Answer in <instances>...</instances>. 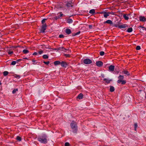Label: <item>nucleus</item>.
Returning a JSON list of instances; mask_svg holds the SVG:
<instances>
[{"label":"nucleus","instance_id":"1","mask_svg":"<svg viewBox=\"0 0 146 146\" xmlns=\"http://www.w3.org/2000/svg\"><path fill=\"white\" fill-rule=\"evenodd\" d=\"M47 136L46 134H43L38 137L37 140L40 143L46 144L48 143Z\"/></svg>","mask_w":146,"mask_h":146},{"label":"nucleus","instance_id":"2","mask_svg":"<svg viewBox=\"0 0 146 146\" xmlns=\"http://www.w3.org/2000/svg\"><path fill=\"white\" fill-rule=\"evenodd\" d=\"M70 127L74 133H77L78 131L77 124L75 121H72L70 123Z\"/></svg>","mask_w":146,"mask_h":146},{"label":"nucleus","instance_id":"3","mask_svg":"<svg viewBox=\"0 0 146 146\" xmlns=\"http://www.w3.org/2000/svg\"><path fill=\"white\" fill-rule=\"evenodd\" d=\"M72 0H64V5L67 9H71L73 6V3Z\"/></svg>","mask_w":146,"mask_h":146},{"label":"nucleus","instance_id":"4","mask_svg":"<svg viewBox=\"0 0 146 146\" xmlns=\"http://www.w3.org/2000/svg\"><path fill=\"white\" fill-rule=\"evenodd\" d=\"M47 27V25L46 24H43L42 26L41 29L40 30V32L42 33H44Z\"/></svg>","mask_w":146,"mask_h":146},{"label":"nucleus","instance_id":"5","mask_svg":"<svg viewBox=\"0 0 146 146\" xmlns=\"http://www.w3.org/2000/svg\"><path fill=\"white\" fill-rule=\"evenodd\" d=\"M84 63L86 64H91L92 62V60L89 58L84 59L83 61Z\"/></svg>","mask_w":146,"mask_h":146},{"label":"nucleus","instance_id":"6","mask_svg":"<svg viewBox=\"0 0 146 146\" xmlns=\"http://www.w3.org/2000/svg\"><path fill=\"white\" fill-rule=\"evenodd\" d=\"M96 65L98 67H101L103 66V63L102 62L98 61L96 62Z\"/></svg>","mask_w":146,"mask_h":146},{"label":"nucleus","instance_id":"7","mask_svg":"<svg viewBox=\"0 0 146 146\" xmlns=\"http://www.w3.org/2000/svg\"><path fill=\"white\" fill-rule=\"evenodd\" d=\"M100 14H103L104 15V17L106 18L109 16V15L108 14V12L102 11L98 13Z\"/></svg>","mask_w":146,"mask_h":146},{"label":"nucleus","instance_id":"8","mask_svg":"<svg viewBox=\"0 0 146 146\" xmlns=\"http://www.w3.org/2000/svg\"><path fill=\"white\" fill-rule=\"evenodd\" d=\"M103 81H105V82L104 83L105 85L110 83L111 81H112L111 79L108 80L107 78H104L103 80Z\"/></svg>","mask_w":146,"mask_h":146},{"label":"nucleus","instance_id":"9","mask_svg":"<svg viewBox=\"0 0 146 146\" xmlns=\"http://www.w3.org/2000/svg\"><path fill=\"white\" fill-rule=\"evenodd\" d=\"M60 65L62 67L64 68H66L68 65L67 63L64 61H62L61 62Z\"/></svg>","mask_w":146,"mask_h":146},{"label":"nucleus","instance_id":"10","mask_svg":"<svg viewBox=\"0 0 146 146\" xmlns=\"http://www.w3.org/2000/svg\"><path fill=\"white\" fill-rule=\"evenodd\" d=\"M128 27V25L126 24H123L121 25H120L119 26V29L123 28L124 29L126 27Z\"/></svg>","mask_w":146,"mask_h":146},{"label":"nucleus","instance_id":"11","mask_svg":"<svg viewBox=\"0 0 146 146\" xmlns=\"http://www.w3.org/2000/svg\"><path fill=\"white\" fill-rule=\"evenodd\" d=\"M139 20L141 21H146V18L143 16H141L139 17Z\"/></svg>","mask_w":146,"mask_h":146},{"label":"nucleus","instance_id":"12","mask_svg":"<svg viewBox=\"0 0 146 146\" xmlns=\"http://www.w3.org/2000/svg\"><path fill=\"white\" fill-rule=\"evenodd\" d=\"M114 66L111 65L109 66V70L110 71H113L114 70Z\"/></svg>","mask_w":146,"mask_h":146},{"label":"nucleus","instance_id":"13","mask_svg":"<svg viewBox=\"0 0 146 146\" xmlns=\"http://www.w3.org/2000/svg\"><path fill=\"white\" fill-rule=\"evenodd\" d=\"M117 82L118 83L120 84L121 82V84L122 85H124L126 83L125 80H122V81L117 80Z\"/></svg>","mask_w":146,"mask_h":146},{"label":"nucleus","instance_id":"14","mask_svg":"<svg viewBox=\"0 0 146 146\" xmlns=\"http://www.w3.org/2000/svg\"><path fill=\"white\" fill-rule=\"evenodd\" d=\"M128 15L126 14H123V17L125 20H127L129 19V18L128 17Z\"/></svg>","mask_w":146,"mask_h":146},{"label":"nucleus","instance_id":"15","mask_svg":"<svg viewBox=\"0 0 146 146\" xmlns=\"http://www.w3.org/2000/svg\"><path fill=\"white\" fill-rule=\"evenodd\" d=\"M83 94L82 93H80L77 96V98L79 99H82L83 98Z\"/></svg>","mask_w":146,"mask_h":146},{"label":"nucleus","instance_id":"16","mask_svg":"<svg viewBox=\"0 0 146 146\" xmlns=\"http://www.w3.org/2000/svg\"><path fill=\"white\" fill-rule=\"evenodd\" d=\"M122 72L124 74L127 75V76H129L130 75V74L129 73V72L126 70H123Z\"/></svg>","mask_w":146,"mask_h":146},{"label":"nucleus","instance_id":"17","mask_svg":"<svg viewBox=\"0 0 146 146\" xmlns=\"http://www.w3.org/2000/svg\"><path fill=\"white\" fill-rule=\"evenodd\" d=\"M104 24L107 23L109 24H110V25L113 24V22L112 21L110 20H108L106 21H104Z\"/></svg>","mask_w":146,"mask_h":146},{"label":"nucleus","instance_id":"18","mask_svg":"<svg viewBox=\"0 0 146 146\" xmlns=\"http://www.w3.org/2000/svg\"><path fill=\"white\" fill-rule=\"evenodd\" d=\"M72 32L70 29H66L65 31V33L68 35H69Z\"/></svg>","mask_w":146,"mask_h":146},{"label":"nucleus","instance_id":"19","mask_svg":"<svg viewBox=\"0 0 146 146\" xmlns=\"http://www.w3.org/2000/svg\"><path fill=\"white\" fill-rule=\"evenodd\" d=\"M65 49L63 47H60L58 48H55L53 50H65Z\"/></svg>","mask_w":146,"mask_h":146},{"label":"nucleus","instance_id":"20","mask_svg":"<svg viewBox=\"0 0 146 146\" xmlns=\"http://www.w3.org/2000/svg\"><path fill=\"white\" fill-rule=\"evenodd\" d=\"M110 91L111 92H113L115 90V88L114 87L112 86H110Z\"/></svg>","mask_w":146,"mask_h":146},{"label":"nucleus","instance_id":"21","mask_svg":"<svg viewBox=\"0 0 146 146\" xmlns=\"http://www.w3.org/2000/svg\"><path fill=\"white\" fill-rule=\"evenodd\" d=\"M119 80H118L122 81L123 80L124 78V77L123 76L120 75L118 77Z\"/></svg>","mask_w":146,"mask_h":146},{"label":"nucleus","instance_id":"22","mask_svg":"<svg viewBox=\"0 0 146 146\" xmlns=\"http://www.w3.org/2000/svg\"><path fill=\"white\" fill-rule=\"evenodd\" d=\"M54 63L55 65L56 66L60 64L61 62L59 61H54Z\"/></svg>","mask_w":146,"mask_h":146},{"label":"nucleus","instance_id":"23","mask_svg":"<svg viewBox=\"0 0 146 146\" xmlns=\"http://www.w3.org/2000/svg\"><path fill=\"white\" fill-rule=\"evenodd\" d=\"M133 29L132 28H129L127 29V30L126 31V32H128V33H130L132 31Z\"/></svg>","mask_w":146,"mask_h":146},{"label":"nucleus","instance_id":"24","mask_svg":"<svg viewBox=\"0 0 146 146\" xmlns=\"http://www.w3.org/2000/svg\"><path fill=\"white\" fill-rule=\"evenodd\" d=\"M72 22H73L72 20L71 19H67V22H66L67 23H72Z\"/></svg>","mask_w":146,"mask_h":146},{"label":"nucleus","instance_id":"25","mask_svg":"<svg viewBox=\"0 0 146 146\" xmlns=\"http://www.w3.org/2000/svg\"><path fill=\"white\" fill-rule=\"evenodd\" d=\"M95 13V10L94 9H92L90 10L89 13L91 14H93Z\"/></svg>","mask_w":146,"mask_h":146},{"label":"nucleus","instance_id":"26","mask_svg":"<svg viewBox=\"0 0 146 146\" xmlns=\"http://www.w3.org/2000/svg\"><path fill=\"white\" fill-rule=\"evenodd\" d=\"M29 52V51L27 50L24 49L23 50V52L25 54L28 53Z\"/></svg>","mask_w":146,"mask_h":146},{"label":"nucleus","instance_id":"27","mask_svg":"<svg viewBox=\"0 0 146 146\" xmlns=\"http://www.w3.org/2000/svg\"><path fill=\"white\" fill-rule=\"evenodd\" d=\"M42 58L44 59H47L48 58V56L46 54L42 56Z\"/></svg>","mask_w":146,"mask_h":146},{"label":"nucleus","instance_id":"28","mask_svg":"<svg viewBox=\"0 0 146 146\" xmlns=\"http://www.w3.org/2000/svg\"><path fill=\"white\" fill-rule=\"evenodd\" d=\"M9 74V72L7 71H5L3 72V74L4 76H5Z\"/></svg>","mask_w":146,"mask_h":146},{"label":"nucleus","instance_id":"29","mask_svg":"<svg viewBox=\"0 0 146 146\" xmlns=\"http://www.w3.org/2000/svg\"><path fill=\"white\" fill-rule=\"evenodd\" d=\"M16 139L17 140L19 141H21V138L19 136H17L16 138Z\"/></svg>","mask_w":146,"mask_h":146},{"label":"nucleus","instance_id":"30","mask_svg":"<svg viewBox=\"0 0 146 146\" xmlns=\"http://www.w3.org/2000/svg\"><path fill=\"white\" fill-rule=\"evenodd\" d=\"M18 91V89L17 88H16L14 89L12 91V93L13 94H15L16 93V92Z\"/></svg>","mask_w":146,"mask_h":146},{"label":"nucleus","instance_id":"31","mask_svg":"<svg viewBox=\"0 0 146 146\" xmlns=\"http://www.w3.org/2000/svg\"><path fill=\"white\" fill-rule=\"evenodd\" d=\"M14 76L17 79H19L20 78V76L19 75L17 74H15Z\"/></svg>","mask_w":146,"mask_h":146},{"label":"nucleus","instance_id":"32","mask_svg":"<svg viewBox=\"0 0 146 146\" xmlns=\"http://www.w3.org/2000/svg\"><path fill=\"white\" fill-rule=\"evenodd\" d=\"M119 23H117L114 24L113 26L115 27H118L119 28Z\"/></svg>","mask_w":146,"mask_h":146},{"label":"nucleus","instance_id":"33","mask_svg":"<svg viewBox=\"0 0 146 146\" xmlns=\"http://www.w3.org/2000/svg\"><path fill=\"white\" fill-rule=\"evenodd\" d=\"M47 20V19H44L42 21V23L43 24H44V23H45L46 21Z\"/></svg>","mask_w":146,"mask_h":146},{"label":"nucleus","instance_id":"34","mask_svg":"<svg viewBox=\"0 0 146 146\" xmlns=\"http://www.w3.org/2000/svg\"><path fill=\"white\" fill-rule=\"evenodd\" d=\"M17 63L16 61H13L11 63V65H14L16 63Z\"/></svg>","mask_w":146,"mask_h":146},{"label":"nucleus","instance_id":"35","mask_svg":"<svg viewBox=\"0 0 146 146\" xmlns=\"http://www.w3.org/2000/svg\"><path fill=\"white\" fill-rule=\"evenodd\" d=\"M105 53L104 51H101L100 53V56H102Z\"/></svg>","mask_w":146,"mask_h":146},{"label":"nucleus","instance_id":"36","mask_svg":"<svg viewBox=\"0 0 146 146\" xmlns=\"http://www.w3.org/2000/svg\"><path fill=\"white\" fill-rule=\"evenodd\" d=\"M136 49L137 50H139L141 49L140 46H136Z\"/></svg>","mask_w":146,"mask_h":146},{"label":"nucleus","instance_id":"37","mask_svg":"<svg viewBox=\"0 0 146 146\" xmlns=\"http://www.w3.org/2000/svg\"><path fill=\"white\" fill-rule=\"evenodd\" d=\"M108 14L109 15V14H111V15H114V13L112 11H111L110 12H108Z\"/></svg>","mask_w":146,"mask_h":146},{"label":"nucleus","instance_id":"38","mask_svg":"<svg viewBox=\"0 0 146 146\" xmlns=\"http://www.w3.org/2000/svg\"><path fill=\"white\" fill-rule=\"evenodd\" d=\"M59 37L60 38H63L64 37V35L62 34L60 35H59Z\"/></svg>","mask_w":146,"mask_h":146},{"label":"nucleus","instance_id":"39","mask_svg":"<svg viewBox=\"0 0 146 146\" xmlns=\"http://www.w3.org/2000/svg\"><path fill=\"white\" fill-rule=\"evenodd\" d=\"M32 62H34V63H33V64H38V62H35L36 60H32Z\"/></svg>","mask_w":146,"mask_h":146},{"label":"nucleus","instance_id":"40","mask_svg":"<svg viewBox=\"0 0 146 146\" xmlns=\"http://www.w3.org/2000/svg\"><path fill=\"white\" fill-rule=\"evenodd\" d=\"M64 56L67 57H69L70 56V55L69 54H64Z\"/></svg>","mask_w":146,"mask_h":146},{"label":"nucleus","instance_id":"41","mask_svg":"<svg viewBox=\"0 0 146 146\" xmlns=\"http://www.w3.org/2000/svg\"><path fill=\"white\" fill-rule=\"evenodd\" d=\"M70 143L68 142H66L65 144V146H70Z\"/></svg>","mask_w":146,"mask_h":146},{"label":"nucleus","instance_id":"42","mask_svg":"<svg viewBox=\"0 0 146 146\" xmlns=\"http://www.w3.org/2000/svg\"><path fill=\"white\" fill-rule=\"evenodd\" d=\"M43 63H44L45 64L48 65V64H49L50 62L49 61H48L47 62L44 61Z\"/></svg>","mask_w":146,"mask_h":146},{"label":"nucleus","instance_id":"43","mask_svg":"<svg viewBox=\"0 0 146 146\" xmlns=\"http://www.w3.org/2000/svg\"><path fill=\"white\" fill-rule=\"evenodd\" d=\"M59 14H60V17H62L63 16V15L62 12H60L59 13Z\"/></svg>","mask_w":146,"mask_h":146},{"label":"nucleus","instance_id":"44","mask_svg":"<svg viewBox=\"0 0 146 146\" xmlns=\"http://www.w3.org/2000/svg\"><path fill=\"white\" fill-rule=\"evenodd\" d=\"M13 53V51H9L8 52V54L9 55L10 54H12Z\"/></svg>","mask_w":146,"mask_h":146},{"label":"nucleus","instance_id":"45","mask_svg":"<svg viewBox=\"0 0 146 146\" xmlns=\"http://www.w3.org/2000/svg\"><path fill=\"white\" fill-rule=\"evenodd\" d=\"M134 128H137V123H135L134 124Z\"/></svg>","mask_w":146,"mask_h":146},{"label":"nucleus","instance_id":"46","mask_svg":"<svg viewBox=\"0 0 146 146\" xmlns=\"http://www.w3.org/2000/svg\"><path fill=\"white\" fill-rule=\"evenodd\" d=\"M22 60V59H18V60H17L16 61V62L17 63H18V62H19L21 61Z\"/></svg>","mask_w":146,"mask_h":146},{"label":"nucleus","instance_id":"47","mask_svg":"<svg viewBox=\"0 0 146 146\" xmlns=\"http://www.w3.org/2000/svg\"><path fill=\"white\" fill-rule=\"evenodd\" d=\"M93 27L92 25H89V28L90 29H92Z\"/></svg>","mask_w":146,"mask_h":146},{"label":"nucleus","instance_id":"48","mask_svg":"<svg viewBox=\"0 0 146 146\" xmlns=\"http://www.w3.org/2000/svg\"><path fill=\"white\" fill-rule=\"evenodd\" d=\"M80 33V31H79L78 32L76 33L75 34V35H79Z\"/></svg>","mask_w":146,"mask_h":146},{"label":"nucleus","instance_id":"49","mask_svg":"<svg viewBox=\"0 0 146 146\" xmlns=\"http://www.w3.org/2000/svg\"><path fill=\"white\" fill-rule=\"evenodd\" d=\"M140 27H141V28H143V30H146V28L145 27H144L143 26H141Z\"/></svg>","mask_w":146,"mask_h":146},{"label":"nucleus","instance_id":"50","mask_svg":"<svg viewBox=\"0 0 146 146\" xmlns=\"http://www.w3.org/2000/svg\"><path fill=\"white\" fill-rule=\"evenodd\" d=\"M42 53H43V51L42 50H41V51H39L38 52V53L40 54H42Z\"/></svg>","mask_w":146,"mask_h":146},{"label":"nucleus","instance_id":"51","mask_svg":"<svg viewBox=\"0 0 146 146\" xmlns=\"http://www.w3.org/2000/svg\"><path fill=\"white\" fill-rule=\"evenodd\" d=\"M38 54L36 52H34L33 54V55H37Z\"/></svg>","mask_w":146,"mask_h":146},{"label":"nucleus","instance_id":"52","mask_svg":"<svg viewBox=\"0 0 146 146\" xmlns=\"http://www.w3.org/2000/svg\"><path fill=\"white\" fill-rule=\"evenodd\" d=\"M75 33H74L72 34V36H76V35H75Z\"/></svg>","mask_w":146,"mask_h":146},{"label":"nucleus","instance_id":"53","mask_svg":"<svg viewBox=\"0 0 146 146\" xmlns=\"http://www.w3.org/2000/svg\"><path fill=\"white\" fill-rule=\"evenodd\" d=\"M102 77H104V74H103V75H102Z\"/></svg>","mask_w":146,"mask_h":146},{"label":"nucleus","instance_id":"54","mask_svg":"<svg viewBox=\"0 0 146 146\" xmlns=\"http://www.w3.org/2000/svg\"><path fill=\"white\" fill-rule=\"evenodd\" d=\"M55 19L56 20L57 19H58V18L56 17H55Z\"/></svg>","mask_w":146,"mask_h":146},{"label":"nucleus","instance_id":"55","mask_svg":"<svg viewBox=\"0 0 146 146\" xmlns=\"http://www.w3.org/2000/svg\"><path fill=\"white\" fill-rule=\"evenodd\" d=\"M24 59H27V58H23Z\"/></svg>","mask_w":146,"mask_h":146},{"label":"nucleus","instance_id":"56","mask_svg":"<svg viewBox=\"0 0 146 146\" xmlns=\"http://www.w3.org/2000/svg\"><path fill=\"white\" fill-rule=\"evenodd\" d=\"M134 130L135 131H136L137 130V128H134Z\"/></svg>","mask_w":146,"mask_h":146},{"label":"nucleus","instance_id":"57","mask_svg":"<svg viewBox=\"0 0 146 146\" xmlns=\"http://www.w3.org/2000/svg\"><path fill=\"white\" fill-rule=\"evenodd\" d=\"M145 98H146V93L145 94Z\"/></svg>","mask_w":146,"mask_h":146}]
</instances>
